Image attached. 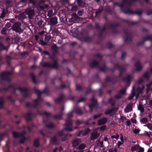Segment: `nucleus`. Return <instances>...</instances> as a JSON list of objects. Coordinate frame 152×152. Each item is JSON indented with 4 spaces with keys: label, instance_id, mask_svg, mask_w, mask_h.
<instances>
[{
    "label": "nucleus",
    "instance_id": "1",
    "mask_svg": "<svg viewBox=\"0 0 152 152\" xmlns=\"http://www.w3.org/2000/svg\"><path fill=\"white\" fill-rule=\"evenodd\" d=\"M89 27L91 29H93L94 28L98 30V36L100 38L102 37L103 33L106 30V27L105 25H104L101 28L99 23L97 22L95 23L94 27L92 26L91 24L89 26Z\"/></svg>",
    "mask_w": 152,
    "mask_h": 152
},
{
    "label": "nucleus",
    "instance_id": "2",
    "mask_svg": "<svg viewBox=\"0 0 152 152\" xmlns=\"http://www.w3.org/2000/svg\"><path fill=\"white\" fill-rule=\"evenodd\" d=\"M64 130L71 131L73 130V129L71 127H69L68 126H66V127L64 128L61 131H58L57 132V135L59 137H61L64 136V137L61 138V141H65L67 139V136L68 134H64Z\"/></svg>",
    "mask_w": 152,
    "mask_h": 152
},
{
    "label": "nucleus",
    "instance_id": "3",
    "mask_svg": "<svg viewBox=\"0 0 152 152\" xmlns=\"http://www.w3.org/2000/svg\"><path fill=\"white\" fill-rule=\"evenodd\" d=\"M131 4V1L129 0H122V3L118 4V6L121 11L124 13V11H126L128 9H129Z\"/></svg>",
    "mask_w": 152,
    "mask_h": 152
},
{
    "label": "nucleus",
    "instance_id": "4",
    "mask_svg": "<svg viewBox=\"0 0 152 152\" xmlns=\"http://www.w3.org/2000/svg\"><path fill=\"white\" fill-rule=\"evenodd\" d=\"M11 29L13 31L20 34L23 32V31L21 28V24L19 21H17L13 24Z\"/></svg>",
    "mask_w": 152,
    "mask_h": 152
},
{
    "label": "nucleus",
    "instance_id": "5",
    "mask_svg": "<svg viewBox=\"0 0 152 152\" xmlns=\"http://www.w3.org/2000/svg\"><path fill=\"white\" fill-rule=\"evenodd\" d=\"M44 67H47L50 69H58V63L57 61L54 60L53 64H51L49 62H45L42 65Z\"/></svg>",
    "mask_w": 152,
    "mask_h": 152
},
{
    "label": "nucleus",
    "instance_id": "6",
    "mask_svg": "<svg viewBox=\"0 0 152 152\" xmlns=\"http://www.w3.org/2000/svg\"><path fill=\"white\" fill-rule=\"evenodd\" d=\"M12 74V72L11 71H5L1 72L0 75L1 81H4L10 82V76Z\"/></svg>",
    "mask_w": 152,
    "mask_h": 152
},
{
    "label": "nucleus",
    "instance_id": "7",
    "mask_svg": "<svg viewBox=\"0 0 152 152\" xmlns=\"http://www.w3.org/2000/svg\"><path fill=\"white\" fill-rule=\"evenodd\" d=\"M15 90L19 91L22 93H23V95L24 97H28L29 96L30 93L29 89L26 87L23 88L20 87L16 88Z\"/></svg>",
    "mask_w": 152,
    "mask_h": 152
},
{
    "label": "nucleus",
    "instance_id": "8",
    "mask_svg": "<svg viewBox=\"0 0 152 152\" xmlns=\"http://www.w3.org/2000/svg\"><path fill=\"white\" fill-rule=\"evenodd\" d=\"M126 38H124V41L125 42H131L132 40V38L131 37L132 33L128 31L127 28L125 29L124 28H123Z\"/></svg>",
    "mask_w": 152,
    "mask_h": 152
},
{
    "label": "nucleus",
    "instance_id": "9",
    "mask_svg": "<svg viewBox=\"0 0 152 152\" xmlns=\"http://www.w3.org/2000/svg\"><path fill=\"white\" fill-rule=\"evenodd\" d=\"M115 69H117V70L119 71L118 76L119 77H121L122 76L123 72H126L127 70L126 67L121 66L118 64H115Z\"/></svg>",
    "mask_w": 152,
    "mask_h": 152
},
{
    "label": "nucleus",
    "instance_id": "10",
    "mask_svg": "<svg viewBox=\"0 0 152 152\" xmlns=\"http://www.w3.org/2000/svg\"><path fill=\"white\" fill-rule=\"evenodd\" d=\"M120 24L118 23H116L114 24L112 23L110 24L109 25V28H110L112 29V33L114 34H115L116 33H119V31L116 29L115 28L120 26Z\"/></svg>",
    "mask_w": 152,
    "mask_h": 152
},
{
    "label": "nucleus",
    "instance_id": "11",
    "mask_svg": "<svg viewBox=\"0 0 152 152\" xmlns=\"http://www.w3.org/2000/svg\"><path fill=\"white\" fill-rule=\"evenodd\" d=\"M90 101L91 104H89L88 106L90 108V110L91 112L93 111V108L97 104V101L95 99L94 96H92V98L90 99Z\"/></svg>",
    "mask_w": 152,
    "mask_h": 152
},
{
    "label": "nucleus",
    "instance_id": "12",
    "mask_svg": "<svg viewBox=\"0 0 152 152\" xmlns=\"http://www.w3.org/2000/svg\"><path fill=\"white\" fill-rule=\"evenodd\" d=\"M25 12L26 14L28 15L30 19H31L34 16V10L32 9L31 8H27L26 9Z\"/></svg>",
    "mask_w": 152,
    "mask_h": 152
},
{
    "label": "nucleus",
    "instance_id": "13",
    "mask_svg": "<svg viewBox=\"0 0 152 152\" xmlns=\"http://www.w3.org/2000/svg\"><path fill=\"white\" fill-rule=\"evenodd\" d=\"M124 13L129 15L136 14L139 16H141L142 13V11H133L130 9H128L126 11H124Z\"/></svg>",
    "mask_w": 152,
    "mask_h": 152
},
{
    "label": "nucleus",
    "instance_id": "14",
    "mask_svg": "<svg viewBox=\"0 0 152 152\" xmlns=\"http://www.w3.org/2000/svg\"><path fill=\"white\" fill-rule=\"evenodd\" d=\"M67 117L66 120V126H71L72 125V120L71 118L72 117L73 114L72 112H70L67 114Z\"/></svg>",
    "mask_w": 152,
    "mask_h": 152
},
{
    "label": "nucleus",
    "instance_id": "15",
    "mask_svg": "<svg viewBox=\"0 0 152 152\" xmlns=\"http://www.w3.org/2000/svg\"><path fill=\"white\" fill-rule=\"evenodd\" d=\"M10 45V44L8 45L5 46L2 42H0V53L3 51H5L6 52H7Z\"/></svg>",
    "mask_w": 152,
    "mask_h": 152
},
{
    "label": "nucleus",
    "instance_id": "16",
    "mask_svg": "<svg viewBox=\"0 0 152 152\" xmlns=\"http://www.w3.org/2000/svg\"><path fill=\"white\" fill-rule=\"evenodd\" d=\"M39 113L40 115H45L47 117L51 115V113H48L46 111H45L43 112H39ZM43 122L44 123L46 124V123L48 121V119L47 117L45 118H43Z\"/></svg>",
    "mask_w": 152,
    "mask_h": 152
},
{
    "label": "nucleus",
    "instance_id": "17",
    "mask_svg": "<svg viewBox=\"0 0 152 152\" xmlns=\"http://www.w3.org/2000/svg\"><path fill=\"white\" fill-rule=\"evenodd\" d=\"M122 80L124 83L126 85L128 84L127 87H128L130 84L131 79V76L130 75H127L126 77H124L122 79Z\"/></svg>",
    "mask_w": 152,
    "mask_h": 152
},
{
    "label": "nucleus",
    "instance_id": "18",
    "mask_svg": "<svg viewBox=\"0 0 152 152\" xmlns=\"http://www.w3.org/2000/svg\"><path fill=\"white\" fill-rule=\"evenodd\" d=\"M57 18L56 16H54L50 18L48 22V24L52 26L58 23Z\"/></svg>",
    "mask_w": 152,
    "mask_h": 152
},
{
    "label": "nucleus",
    "instance_id": "19",
    "mask_svg": "<svg viewBox=\"0 0 152 152\" xmlns=\"http://www.w3.org/2000/svg\"><path fill=\"white\" fill-rule=\"evenodd\" d=\"M117 80V79L116 77H111L109 76H107L105 79V81L106 82H111L113 83H116Z\"/></svg>",
    "mask_w": 152,
    "mask_h": 152
},
{
    "label": "nucleus",
    "instance_id": "20",
    "mask_svg": "<svg viewBox=\"0 0 152 152\" xmlns=\"http://www.w3.org/2000/svg\"><path fill=\"white\" fill-rule=\"evenodd\" d=\"M64 96L63 94H60V96L58 98L54 99V102L56 104H60L64 102Z\"/></svg>",
    "mask_w": 152,
    "mask_h": 152
},
{
    "label": "nucleus",
    "instance_id": "21",
    "mask_svg": "<svg viewBox=\"0 0 152 152\" xmlns=\"http://www.w3.org/2000/svg\"><path fill=\"white\" fill-rule=\"evenodd\" d=\"M26 132L25 131H23L20 133H18L16 132H12V134L13 137L16 138L20 137L21 136H23V134H25Z\"/></svg>",
    "mask_w": 152,
    "mask_h": 152
},
{
    "label": "nucleus",
    "instance_id": "22",
    "mask_svg": "<svg viewBox=\"0 0 152 152\" xmlns=\"http://www.w3.org/2000/svg\"><path fill=\"white\" fill-rule=\"evenodd\" d=\"M99 64V61L94 60L90 62L89 66L91 68H94L96 66H98Z\"/></svg>",
    "mask_w": 152,
    "mask_h": 152
},
{
    "label": "nucleus",
    "instance_id": "23",
    "mask_svg": "<svg viewBox=\"0 0 152 152\" xmlns=\"http://www.w3.org/2000/svg\"><path fill=\"white\" fill-rule=\"evenodd\" d=\"M81 142V140L80 139L77 138L74 140L72 142L73 147H76Z\"/></svg>",
    "mask_w": 152,
    "mask_h": 152
},
{
    "label": "nucleus",
    "instance_id": "24",
    "mask_svg": "<svg viewBox=\"0 0 152 152\" xmlns=\"http://www.w3.org/2000/svg\"><path fill=\"white\" fill-rule=\"evenodd\" d=\"M134 66L136 68V71H140L142 69V66L140 65L139 61H137L134 64Z\"/></svg>",
    "mask_w": 152,
    "mask_h": 152
},
{
    "label": "nucleus",
    "instance_id": "25",
    "mask_svg": "<svg viewBox=\"0 0 152 152\" xmlns=\"http://www.w3.org/2000/svg\"><path fill=\"white\" fill-rule=\"evenodd\" d=\"M63 113L62 112H60L58 114H57L55 115H53L52 116L56 120H60L62 118V116Z\"/></svg>",
    "mask_w": 152,
    "mask_h": 152
},
{
    "label": "nucleus",
    "instance_id": "26",
    "mask_svg": "<svg viewBox=\"0 0 152 152\" xmlns=\"http://www.w3.org/2000/svg\"><path fill=\"white\" fill-rule=\"evenodd\" d=\"M150 39V37H143V40L140 42H138L137 43V45L138 46H140L143 45L144 42L147 41L149 40Z\"/></svg>",
    "mask_w": 152,
    "mask_h": 152
},
{
    "label": "nucleus",
    "instance_id": "27",
    "mask_svg": "<svg viewBox=\"0 0 152 152\" xmlns=\"http://www.w3.org/2000/svg\"><path fill=\"white\" fill-rule=\"evenodd\" d=\"M107 120V118H103L98 121L97 124L99 126L104 124L106 123Z\"/></svg>",
    "mask_w": 152,
    "mask_h": 152
},
{
    "label": "nucleus",
    "instance_id": "28",
    "mask_svg": "<svg viewBox=\"0 0 152 152\" xmlns=\"http://www.w3.org/2000/svg\"><path fill=\"white\" fill-rule=\"evenodd\" d=\"M34 91H35V93L37 95L38 100L39 101V102L41 101L42 100V98L41 97L42 94H41L40 92V90L38 89L34 88Z\"/></svg>",
    "mask_w": 152,
    "mask_h": 152
},
{
    "label": "nucleus",
    "instance_id": "29",
    "mask_svg": "<svg viewBox=\"0 0 152 152\" xmlns=\"http://www.w3.org/2000/svg\"><path fill=\"white\" fill-rule=\"evenodd\" d=\"M50 142L52 145H58V140L55 135L51 138Z\"/></svg>",
    "mask_w": 152,
    "mask_h": 152
},
{
    "label": "nucleus",
    "instance_id": "30",
    "mask_svg": "<svg viewBox=\"0 0 152 152\" xmlns=\"http://www.w3.org/2000/svg\"><path fill=\"white\" fill-rule=\"evenodd\" d=\"M98 68L100 71L103 72H104L108 69V68L107 67L105 63H104L102 66L99 65Z\"/></svg>",
    "mask_w": 152,
    "mask_h": 152
},
{
    "label": "nucleus",
    "instance_id": "31",
    "mask_svg": "<svg viewBox=\"0 0 152 152\" xmlns=\"http://www.w3.org/2000/svg\"><path fill=\"white\" fill-rule=\"evenodd\" d=\"M31 113L30 112H28L25 114V117L27 122L32 120V118L31 117Z\"/></svg>",
    "mask_w": 152,
    "mask_h": 152
},
{
    "label": "nucleus",
    "instance_id": "32",
    "mask_svg": "<svg viewBox=\"0 0 152 152\" xmlns=\"http://www.w3.org/2000/svg\"><path fill=\"white\" fill-rule=\"evenodd\" d=\"M79 19V18L77 15L73 14L71 19V21L73 22H76Z\"/></svg>",
    "mask_w": 152,
    "mask_h": 152
},
{
    "label": "nucleus",
    "instance_id": "33",
    "mask_svg": "<svg viewBox=\"0 0 152 152\" xmlns=\"http://www.w3.org/2000/svg\"><path fill=\"white\" fill-rule=\"evenodd\" d=\"M39 138H38L35 139L34 141L33 145L36 148H38L39 147L40 145Z\"/></svg>",
    "mask_w": 152,
    "mask_h": 152
},
{
    "label": "nucleus",
    "instance_id": "34",
    "mask_svg": "<svg viewBox=\"0 0 152 152\" xmlns=\"http://www.w3.org/2000/svg\"><path fill=\"white\" fill-rule=\"evenodd\" d=\"M29 75L33 83L35 84H36L37 83V82L34 73L33 72H31L30 73Z\"/></svg>",
    "mask_w": 152,
    "mask_h": 152
},
{
    "label": "nucleus",
    "instance_id": "35",
    "mask_svg": "<svg viewBox=\"0 0 152 152\" xmlns=\"http://www.w3.org/2000/svg\"><path fill=\"white\" fill-rule=\"evenodd\" d=\"M132 110V105L131 104H128L126 107L124 109L125 113H127L130 112Z\"/></svg>",
    "mask_w": 152,
    "mask_h": 152
},
{
    "label": "nucleus",
    "instance_id": "36",
    "mask_svg": "<svg viewBox=\"0 0 152 152\" xmlns=\"http://www.w3.org/2000/svg\"><path fill=\"white\" fill-rule=\"evenodd\" d=\"M142 77L144 79L148 80L149 79V74L148 71L146 72L142 76Z\"/></svg>",
    "mask_w": 152,
    "mask_h": 152
},
{
    "label": "nucleus",
    "instance_id": "37",
    "mask_svg": "<svg viewBox=\"0 0 152 152\" xmlns=\"http://www.w3.org/2000/svg\"><path fill=\"white\" fill-rule=\"evenodd\" d=\"M4 104V101L3 96H0V108H3V106Z\"/></svg>",
    "mask_w": 152,
    "mask_h": 152
},
{
    "label": "nucleus",
    "instance_id": "38",
    "mask_svg": "<svg viewBox=\"0 0 152 152\" xmlns=\"http://www.w3.org/2000/svg\"><path fill=\"white\" fill-rule=\"evenodd\" d=\"M40 92L41 94H45L47 96H48L49 94V91L48 90H47V87L46 86L45 87V88L44 90L42 91H40Z\"/></svg>",
    "mask_w": 152,
    "mask_h": 152
},
{
    "label": "nucleus",
    "instance_id": "39",
    "mask_svg": "<svg viewBox=\"0 0 152 152\" xmlns=\"http://www.w3.org/2000/svg\"><path fill=\"white\" fill-rule=\"evenodd\" d=\"M7 29L6 27H4L2 28L1 31V34L3 35H7Z\"/></svg>",
    "mask_w": 152,
    "mask_h": 152
},
{
    "label": "nucleus",
    "instance_id": "40",
    "mask_svg": "<svg viewBox=\"0 0 152 152\" xmlns=\"http://www.w3.org/2000/svg\"><path fill=\"white\" fill-rule=\"evenodd\" d=\"M140 147V146L138 144L135 145L131 147V150L132 152H133L139 149Z\"/></svg>",
    "mask_w": 152,
    "mask_h": 152
},
{
    "label": "nucleus",
    "instance_id": "41",
    "mask_svg": "<svg viewBox=\"0 0 152 152\" xmlns=\"http://www.w3.org/2000/svg\"><path fill=\"white\" fill-rule=\"evenodd\" d=\"M92 37L89 36L88 35L83 37V39L85 41L87 42H91L92 40Z\"/></svg>",
    "mask_w": 152,
    "mask_h": 152
},
{
    "label": "nucleus",
    "instance_id": "42",
    "mask_svg": "<svg viewBox=\"0 0 152 152\" xmlns=\"http://www.w3.org/2000/svg\"><path fill=\"white\" fill-rule=\"evenodd\" d=\"M126 22L129 25H134L137 24L138 23V21L133 22L130 21L129 20H126Z\"/></svg>",
    "mask_w": 152,
    "mask_h": 152
},
{
    "label": "nucleus",
    "instance_id": "43",
    "mask_svg": "<svg viewBox=\"0 0 152 152\" xmlns=\"http://www.w3.org/2000/svg\"><path fill=\"white\" fill-rule=\"evenodd\" d=\"M86 147V144L84 143H82L80 144L79 146L77 148L79 150H83Z\"/></svg>",
    "mask_w": 152,
    "mask_h": 152
},
{
    "label": "nucleus",
    "instance_id": "44",
    "mask_svg": "<svg viewBox=\"0 0 152 152\" xmlns=\"http://www.w3.org/2000/svg\"><path fill=\"white\" fill-rule=\"evenodd\" d=\"M39 102V101L37 99H35L33 101V104H32V107H36L38 105Z\"/></svg>",
    "mask_w": 152,
    "mask_h": 152
},
{
    "label": "nucleus",
    "instance_id": "45",
    "mask_svg": "<svg viewBox=\"0 0 152 152\" xmlns=\"http://www.w3.org/2000/svg\"><path fill=\"white\" fill-rule=\"evenodd\" d=\"M76 90L78 91H81L83 89V87L77 83L76 84Z\"/></svg>",
    "mask_w": 152,
    "mask_h": 152
},
{
    "label": "nucleus",
    "instance_id": "46",
    "mask_svg": "<svg viewBox=\"0 0 152 152\" xmlns=\"http://www.w3.org/2000/svg\"><path fill=\"white\" fill-rule=\"evenodd\" d=\"M45 126L46 127L50 129H53L54 127V124L51 122L49 123L48 124H46Z\"/></svg>",
    "mask_w": 152,
    "mask_h": 152
},
{
    "label": "nucleus",
    "instance_id": "47",
    "mask_svg": "<svg viewBox=\"0 0 152 152\" xmlns=\"http://www.w3.org/2000/svg\"><path fill=\"white\" fill-rule=\"evenodd\" d=\"M126 88L122 89L119 91L118 92V94L120 95H123L126 92Z\"/></svg>",
    "mask_w": 152,
    "mask_h": 152
},
{
    "label": "nucleus",
    "instance_id": "48",
    "mask_svg": "<svg viewBox=\"0 0 152 152\" xmlns=\"http://www.w3.org/2000/svg\"><path fill=\"white\" fill-rule=\"evenodd\" d=\"M138 109L141 113H143L144 111V109L142 106V104H139L138 106Z\"/></svg>",
    "mask_w": 152,
    "mask_h": 152
},
{
    "label": "nucleus",
    "instance_id": "49",
    "mask_svg": "<svg viewBox=\"0 0 152 152\" xmlns=\"http://www.w3.org/2000/svg\"><path fill=\"white\" fill-rule=\"evenodd\" d=\"M76 113L77 115H81L83 114L82 110L80 108H77L76 110Z\"/></svg>",
    "mask_w": 152,
    "mask_h": 152
},
{
    "label": "nucleus",
    "instance_id": "50",
    "mask_svg": "<svg viewBox=\"0 0 152 152\" xmlns=\"http://www.w3.org/2000/svg\"><path fill=\"white\" fill-rule=\"evenodd\" d=\"M106 46L107 48L110 49L112 48L114 46L111 42H108L106 43Z\"/></svg>",
    "mask_w": 152,
    "mask_h": 152
},
{
    "label": "nucleus",
    "instance_id": "51",
    "mask_svg": "<svg viewBox=\"0 0 152 152\" xmlns=\"http://www.w3.org/2000/svg\"><path fill=\"white\" fill-rule=\"evenodd\" d=\"M148 121V120L146 117H144L141 119L140 120V121L141 123L143 124L146 123Z\"/></svg>",
    "mask_w": 152,
    "mask_h": 152
},
{
    "label": "nucleus",
    "instance_id": "52",
    "mask_svg": "<svg viewBox=\"0 0 152 152\" xmlns=\"http://www.w3.org/2000/svg\"><path fill=\"white\" fill-rule=\"evenodd\" d=\"M66 87V86L65 85L61 84L60 86H56L55 88L57 89H63Z\"/></svg>",
    "mask_w": 152,
    "mask_h": 152
},
{
    "label": "nucleus",
    "instance_id": "53",
    "mask_svg": "<svg viewBox=\"0 0 152 152\" xmlns=\"http://www.w3.org/2000/svg\"><path fill=\"white\" fill-rule=\"evenodd\" d=\"M98 137L96 134L92 133L91 137V139L92 140H94L97 138Z\"/></svg>",
    "mask_w": 152,
    "mask_h": 152
},
{
    "label": "nucleus",
    "instance_id": "54",
    "mask_svg": "<svg viewBox=\"0 0 152 152\" xmlns=\"http://www.w3.org/2000/svg\"><path fill=\"white\" fill-rule=\"evenodd\" d=\"M25 134H23V136H21L20 138H22L20 140V143L23 144L24 142V141L26 139V138L25 137Z\"/></svg>",
    "mask_w": 152,
    "mask_h": 152
},
{
    "label": "nucleus",
    "instance_id": "55",
    "mask_svg": "<svg viewBox=\"0 0 152 152\" xmlns=\"http://www.w3.org/2000/svg\"><path fill=\"white\" fill-rule=\"evenodd\" d=\"M103 10V8H101V9H97L95 12V15L97 16L100 14Z\"/></svg>",
    "mask_w": 152,
    "mask_h": 152
},
{
    "label": "nucleus",
    "instance_id": "56",
    "mask_svg": "<svg viewBox=\"0 0 152 152\" xmlns=\"http://www.w3.org/2000/svg\"><path fill=\"white\" fill-rule=\"evenodd\" d=\"M144 126H146L150 130H152V124L150 123H148L146 125H144Z\"/></svg>",
    "mask_w": 152,
    "mask_h": 152
},
{
    "label": "nucleus",
    "instance_id": "57",
    "mask_svg": "<svg viewBox=\"0 0 152 152\" xmlns=\"http://www.w3.org/2000/svg\"><path fill=\"white\" fill-rule=\"evenodd\" d=\"M6 12L4 10H2V11L0 15V18H3L5 16Z\"/></svg>",
    "mask_w": 152,
    "mask_h": 152
},
{
    "label": "nucleus",
    "instance_id": "58",
    "mask_svg": "<svg viewBox=\"0 0 152 152\" xmlns=\"http://www.w3.org/2000/svg\"><path fill=\"white\" fill-rule=\"evenodd\" d=\"M52 50L53 51V54L56 55L58 53V50L57 48L52 47Z\"/></svg>",
    "mask_w": 152,
    "mask_h": 152
},
{
    "label": "nucleus",
    "instance_id": "59",
    "mask_svg": "<svg viewBox=\"0 0 152 152\" xmlns=\"http://www.w3.org/2000/svg\"><path fill=\"white\" fill-rule=\"evenodd\" d=\"M102 115V114H101V113H99V114H98L97 115H94V116L93 117V119L94 120L96 119L99 118V117H100Z\"/></svg>",
    "mask_w": 152,
    "mask_h": 152
},
{
    "label": "nucleus",
    "instance_id": "60",
    "mask_svg": "<svg viewBox=\"0 0 152 152\" xmlns=\"http://www.w3.org/2000/svg\"><path fill=\"white\" fill-rule=\"evenodd\" d=\"M5 58L8 62L10 61L12 59V58L10 55H6Z\"/></svg>",
    "mask_w": 152,
    "mask_h": 152
},
{
    "label": "nucleus",
    "instance_id": "61",
    "mask_svg": "<svg viewBox=\"0 0 152 152\" xmlns=\"http://www.w3.org/2000/svg\"><path fill=\"white\" fill-rule=\"evenodd\" d=\"M126 55V52H123L122 53L121 56V59L122 60H124L125 56Z\"/></svg>",
    "mask_w": 152,
    "mask_h": 152
},
{
    "label": "nucleus",
    "instance_id": "62",
    "mask_svg": "<svg viewBox=\"0 0 152 152\" xmlns=\"http://www.w3.org/2000/svg\"><path fill=\"white\" fill-rule=\"evenodd\" d=\"M112 113L110 109H108L106 110L104 113L106 115H109Z\"/></svg>",
    "mask_w": 152,
    "mask_h": 152
},
{
    "label": "nucleus",
    "instance_id": "63",
    "mask_svg": "<svg viewBox=\"0 0 152 152\" xmlns=\"http://www.w3.org/2000/svg\"><path fill=\"white\" fill-rule=\"evenodd\" d=\"M90 131V129L88 128L86 129L84 132V135H85L88 134V133H89Z\"/></svg>",
    "mask_w": 152,
    "mask_h": 152
},
{
    "label": "nucleus",
    "instance_id": "64",
    "mask_svg": "<svg viewBox=\"0 0 152 152\" xmlns=\"http://www.w3.org/2000/svg\"><path fill=\"white\" fill-rule=\"evenodd\" d=\"M12 24L10 22L7 23L5 25V27L7 28V29L12 26Z\"/></svg>",
    "mask_w": 152,
    "mask_h": 152
}]
</instances>
